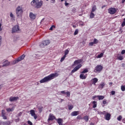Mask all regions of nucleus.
Here are the masks:
<instances>
[{"instance_id": "nucleus-55", "label": "nucleus", "mask_w": 125, "mask_h": 125, "mask_svg": "<svg viewBox=\"0 0 125 125\" xmlns=\"http://www.w3.org/2000/svg\"><path fill=\"white\" fill-rule=\"evenodd\" d=\"M51 3H54L55 2V0H51Z\"/></svg>"}, {"instance_id": "nucleus-14", "label": "nucleus", "mask_w": 125, "mask_h": 125, "mask_svg": "<svg viewBox=\"0 0 125 125\" xmlns=\"http://www.w3.org/2000/svg\"><path fill=\"white\" fill-rule=\"evenodd\" d=\"M87 77V74H84L83 73H81L80 75V78L81 80H85Z\"/></svg>"}, {"instance_id": "nucleus-51", "label": "nucleus", "mask_w": 125, "mask_h": 125, "mask_svg": "<svg viewBox=\"0 0 125 125\" xmlns=\"http://www.w3.org/2000/svg\"><path fill=\"white\" fill-rule=\"evenodd\" d=\"M1 45V37L0 36V46Z\"/></svg>"}, {"instance_id": "nucleus-47", "label": "nucleus", "mask_w": 125, "mask_h": 125, "mask_svg": "<svg viewBox=\"0 0 125 125\" xmlns=\"http://www.w3.org/2000/svg\"><path fill=\"white\" fill-rule=\"evenodd\" d=\"M2 117V118L4 120H7V118L6 117V116H5V115H4Z\"/></svg>"}, {"instance_id": "nucleus-57", "label": "nucleus", "mask_w": 125, "mask_h": 125, "mask_svg": "<svg viewBox=\"0 0 125 125\" xmlns=\"http://www.w3.org/2000/svg\"><path fill=\"white\" fill-rule=\"evenodd\" d=\"M98 113L100 115H102V112H101V111H98Z\"/></svg>"}, {"instance_id": "nucleus-13", "label": "nucleus", "mask_w": 125, "mask_h": 125, "mask_svg": "<svg viewBox=\"0 0 125 125\" xmlns=\"http://www.w3.org/2000/svg\"><path fill=\"white\" fill-rule=\"evenodd\" d=\"M79 114H80V111H73L71 113V117H75L76 116H78V115H79Z\"/></svg>"}, {"instance_id": "nucleus-50", "label": "nucleus", "mask_w": 125, "mask_h": 125, "mask_svg": "<svg viewBox=\"0 0 125 125\" xmlns=\"http://www.w3.org/2000/svg\"><path fill=\"white\" fill-rule=\"evenodd\" d=\"M2 25V24H1V23H0V31H2V29L1 28Z\"/></svg>"}, {"instance_id": "nucleus-36", "label": "nucleus", "mask_w": 125, "mask_h": 125, "mask_svg": "<svg viewBox=\"0 0 125 125\" xmlns=\"http://www.w3.org/2000/svg\"><path fill=\"white\" fill-rule=\"evenodd\" d=\"M65 57H66V56L64 55V56L61 59L60 61H61V62H63V61H64V60H65Z\"/></svg>"}, {"instance_id": "nucleus-5", "label": "nucleus", "mask_w": 125, "mask_h": 125, "mask_svg": "<svg viewBox=\"0 0 125 125\" xmlns=\"http://www.w3.org/2000/svg\"><path fill=\"white\" fill-rule=\"evenodd\" d=\"M103 69V66H102L101 65H98L97 66H96L94 72L95 73H100Z\"/></svg>"}, {"instance_id": "nucleus-3", "label": "nucleus", "mask_w": 125, "mask_h": 125, "mask_svg": "<svg viewBox=\"0 0 125 125\" xmlns=\"http://www.w3.org/2000/svg\"><path fill=\"white\" fill-rule=\"evenodd\" d=\"M16 13L17 17H21L23 14V7L21 6H18L16 9Z\"/></svg>"}, {"instance_id": "nucleus-42", "label": "nucleus", "mask_w": 125, "mask_h": 125, "mask_svg": "<svg viewBox=\"0 0 125 125\" xmlns=\"http://www.w3.org/2000/svg\"><path fill=\"white\" fill-rule=\"evenodd\" d=\"M65 94H66V95L68 97H70V95H71V93H70V92H69V91H67L65 93Z\"/></svg>"}, {"instance_id": "nucleus-29", "label": "nucleus", "mask_w": 125, "mask_h": 125, "mask_svg": "<svg viewBox=\"0 0 125 125\" xmlns=\"http://www.w3.org/2000/svg\"><path fill=\"white\" fill-rule=\"evenodd\" d=\"M96 9H97L96 6H95V5L93 6L92 8L91 12H94V11H95V10H96Z\"/></svg>"}, {"instance_id": "nucleus-35", "label": "nucleus", "mask_w": 125, "mask_h": 125, "mask_svg": "<svg viewBox=\"0 0 125 125\" xmlns=\"http://www.w3.org/2000/svg\"><path fill=\"white\" fill-rule=\"evenodd\" d=\"M77 120H83V117H82L81 115H78L77 117Z\"/></svg>"}, {"instance_id": "nucleus-34", "label": "nucleus", "mask_w": 125, "mask_h": 125, "mask_svg": "<svg viewBox=\"0 0 125 125\" xmlns=\"http://www.w3.org/2000/svg\"><path fill=\"white\" fill-rule=\"evenodd\" d=\"M10 17H11V19H14V18H15L14 15H13V14L12 13L10 14Z\"/></svg>"}, {"instance_id": "nucleus-61", "label": "nucleus", "mask_w": 125, "mask_h": 125, "mask_svg": "<svg viewBox=\"0 0 125 125\" xmlns=\"http://www.w3.org/2000/svg\"><path fill=\"white\" fill-rule=\"evenodd\" d=\"M105 114H106V111H104L102 112V115H105Z\"/></svg>"}, {"instance_id": "nucleus-17", "label": "nucleus", "mask_w": 125, "mask_h": 125, "mask_svg": "<svg viewBox=\"0 0 125 125\" xmlns=\"http://www.w3.org/2000/svg\"><path fill=\"white\" fill-rule=\"evenodd\" d=\"M82 61H83L82 60L75 61L73 63V66H77V65H78V64H80V63H82Z\"/></svg>"}, {"instance_id": "nucleus-6", "label": "nucleus", "mask_w": 125, "mask_h": 125, "mask_svg": "<svg viewBox=\"0 0 125 125\" xmlns=\"http://www.w3.org/2000/svg\"><path fill=\"white\" fill-rule=\"evenodd\" d=\"M108 12L109 14H115L116 12H117V10L116 9V8H109L108 9Z\"/></svg>"}, {"instance_id": "nucleus-41", "label": "nucleus", "mask_w": 125, "mask_h": 125, "mask_svg": "<svg viewBox=\"0 0 125 125\" xmlns=\"http://www.w3.org/2000/svg\"><path fill=\"white\" fill-rule=\"evenodd\" d=\"M78 33H79V30L78 29H76L74 32V35L76 36V35H78Z\"/></svg>"}, {"instance_id": "nucleus-25", "label": "nucleus", "mask_w": 125, "mask_h": 125, "mask_svg": "<svg viewBox=\"0 0 125 125\" xmlns=\"http://www.w3.org/2000/svg\"><path fill=\"white\" fill-rule=\"evenodd\" d=\"M83 120H85V122H88V120H89L88 116L86 115L84 116L83 118Z\"/></svg>"}, {"instance_id": "nucleus-39", "label": "nucleus", "mask_w": 125, "mask_h": 125, "mask_svg": "<svg viewBox=\"0 0 125 125\" xmlns=\"http://www.w3.org/2000/svg\"><path fill=\"white\" fill-rule=\"evenodd\" d=\"M1 116L2 117L3 116H5V111H4V110H2L1 111Z\"/></svg>"}, {"instance_id": "nucleus-1", "label": "nucleus", "mask_w": 125, "mask_h": 125, "mask_svg": "<svg viewBox=\"0 0 125 125\" xmlns=\"http://www.w3.org/2000/svg\"><path fill=\"white\" fill-rule=\"evenodd\" d=\"M59 74L57 73H52L47 76H46L44 78L42 79L40 81V83H47L51 81V80H53V79H55L56 77H58Z\"/></svg>"}, {"instance_id": "nucleus-11", "label": "nucleus", "mask_w": 125, "mask_h": 125, "mask_svg": "<svg viewBox=\"0 0 125 125\" xmlns=\"http://www.w3.org/2000/svg\"><path fill=\"white\" fill-rule=\"evenodd\" d=\"M19 99L18 97H11L9 98V101L10 102H13L14 101H17Z\"/></svg>"}, {"instance_id": "nucleus-52", "label": "nucleus", "mask_w": 125, "mask_h": 125, "mask_svg": "<svg viewBox=\"0 0 125 125\" xmlns=\"http://www.w3.org/2000/svg\"><path fill=\"white\" fill-rule=\"evenodd\" d=\"M22 115V112H20L18 114V117H20V116H21Z\"/></svg>"}, {"instance_id": "nucleus-22", "label": "nucleus", "mask_w": 125, "mask_h": 125, "mask_svg": "<svg viewBox=\"0 0 125 125\" xmlns=\"http://www.w3.org/2000/svg\"><path fill=\"white\" fill-rule=\"evenodd\" d=\"M93 108H96L97 107V102L96 101H93L92 102Z\"/></svg>"}, {"instance_id": "nucleus-26", "label": "nucleus", "mask_w": 125, "mask_h": 125, "mask_svg": "<svg viewBox=\"0 0 125 125\" xmlns=\"http://www.w3.org/2000/svg\"><path fill=\"white\" fill-rule=\"evenodd\" d=\"M105 83L102 82L100 84V86L101 88H103V87L105 86Z\"/></svg>"}, {"instance_id": "nucleus-8", "label": "nucleus", "mask_w": 125, "mask_h": 125, "mask_svg": "<svg viewBox=\"0 0 125 125\" xmlns=\"http://www.w3.org/2000/svg\"><path fill=\"white\" fill-rule=\"evenodd\" d=\"M30 115H31L32 117H33L34 119L37 120L38 118V116L36 115V112L33 109H31L30 110Z\"/></svg>"}, {"instance_id": "nucleus-24", "label": "nucleus", "mask_w": 125, "mask_h": 125, "mask_svg": "<svg viewBox=\"0 0 125 125\" xmlns=\"http://www.w3.org/2000/svg\"><path fill=\"white\" fill-rule=\"evenodd\" d=\"M95 16V15L94 14V13H93V12H91L90 14V18L91 19H92V18H94Z\"/></svg>"}, {"instance_id": "nucleus-54", "label": "nucleus", "mask_w": 125, "mask_h": 125, "mask_svg": "<svg viewBox=\"0 0 125 125\" xmlns=\"http://www.w3.org/2000/svg\"><path fill=\"white\" fill-rule=\"evenodd\" d=\"M61 92L62 94H66V92H65V91H62Z\"/></svg>"}, {"instance_id": "nucleus-18", "label": "nucleus", "mask_w": 125, "mask_h": 125, "mask_svg": "<svg viewBox=\"0 0 125 125\" xmlns=\"http://www.w3.org/2000/svg\"><path fill=\"white\" fill-rule=\"evenodd\" d=\"M9 65V62L8 60H5L3 62L2 67H6Z\"/></svg>"}, {"instance_id": "nucleus-56", "label": "nucleus", "mask_w": 125, "mask_h": 125, "mask_svg": "<svg viewBox=\"0 0 125 125\" xmlns=\"http://www.w3.org/2000/svg\"><path fill=\"white\" fill-rule=\"evenodd\" d=\"M3 123H4V122L0 121V125H3Z\"/></svg>"}, {"instance_id": "nucleus-58", "label": "nucleus", "mask_w": 125, "mask_h": 125, "mask_svg": "<svg viewBox=\"0 0 125 125\" xmlns=\"http://www.w3.org/2000/svg\"><path fill=\"white\" fill-rule=\"evenodd\" d=\"M113 84V83L110 82L109 83V85H110V86H112V85Z\"/></svg>"}, {"instance_id": "nucleus-43", "label": "nucleus", "mask_w": 125, "mask_h": 125, "mask_svg": "<svg viewBox=\"0 0 125 125\" xmlns=\"http://www.w3.org/2000/svg\"><path fill=\"white\" fill-rule=\"evenodd\" d=\"M93 44H94V43H93V42H90L89 43V46H93Z\"/></svg>"}, {"instance_id": "nucleus-49", "label": "nucleus", "mask_w": 125, "mask_h": 125, "mask_svg": "<svg viewBox=\"0 0 125 125\" xmlns=\"http://www.w3.org/2000/svg\"><path fill=\"white\" fill-rule=\"evenodd\" d=\"M122 27H125V22H124V21L123 22V23L121 24Z\"/></svg>"}, {"instance_id": "nucleus-53", "label": "nucleus", "mask_w": 125, "mask_h": 125, "mask_svg": "<svg viewBox=\"0 0 125 125\" xmlns=\"http://www.w3.org/2000/svg\"><path fill=\"white\" fill-rule=\"evenodd\" d=\"M96 97H97V96H94L92 97V99L94 100V99H96Z\"/></svg>"}, {"instance_id": "nucleus-46", "label": "nucleus", "mask_w": 125, "mask_h": 125, "mask_svg": "<svg viewBox=\"0 0 125 125\" xmlns=\"http://www.w3.org/2000/svg\"><path fill=\"white\" fill-rule=\"evenodd\" d=\"M111 93L112 95H115V93H116V92H115V91H112L111 92Z\"/></svg>"}, {"instance_id": "nucleus-63", "label": "nucleus", "mask_w": 125, "mask_h": 125, "mask_svg": "<svg viewBox=\"0 0 125 125\" xmlns=\"http://www.w3.org/2000/svg\"><path fill=\"white\" fill-rule=\"evenodd\" d=\"M90 125H94V123H91L90 124Z\"/></svg>"}, {"instance_id": "nucleus-9", "label": "nucleus", "mask_w": 125, "mask_h": 125, "mask_svg": "<svg viewBox=\"0 0 125 125\" xmlns=\"http://www.w3.org/2000/svg\"><path fill=\"white\" fill-rule=\"evenodd\" d=\"M18 31H19V26L15 25L12 28V33H17Z\"/></svg>"}, {"instance_id": "nucleus-30", "label": "nucleus", "mask_w": 125, "mask_h": 125, "mask_svg": "<svg viewBox=\"0 0 125 125\" xmlns=\"http://www.w3.org/2000/svg\"><path fill=\"white\" fill-rule=\"evenodd\" d=\"M88 69H87V68H85L83 70V71L81 72V74H85V73H88Z\"/></svg>"}, {"instance_id": "nucleus-40", "label": "nucleus", "mask_w": 125, "mask_h": 125, "mask_svg": "<svg viewBox=\"0 0 125 125\" xmlns=\"http://www.w3.org/2000/svg\"><path fill=\"white\" fill-rule=\"evenodd\" d=\"M121 90L122 91H125V85H122L121 86Z\"/></svg>"}, {"instance_id": "nucleus-31", "label": "nucleus", "mask_w": 125, "mask_h": 125, "mask_svg": "<svg viewBox=\"0 0 125 125\" xmlns=\"http://www.w3.org/2000/svg\"><path fill=\"white\" fill-rule=\"evenodd\" d=\"M103 55H104V54L103 53H101L100 55L97 56V58H101V57H103Z\"/></svg>"}, {"instance_id": "nucleus-7", "label": "nucleus", "mask_w": 125, "mask_h": 125, "mask_svg": "<svg viewBox=\"0 0 125 125\" xmlns=\"http://www.w3.org/2000/svg\"><path fill=\"white\" fill-rule=\"evenodd\" d=\"M82 67V64H79L78 65H77L72 71H71V74H74V73L77 72L78 70H79L81 67Z\"/></svg>"}, {"instance_id": "nucleus-16", "label": "nucleus", "mask_w": 125, "mask_h": 125, "mask_svg": "<svg viewBox=\"0 0 125 125\" xmlns=\"http://www.w3.org/2000/svg\"><path fill=\"white\" fill-rule=\"evenodd\" d=\"M56 121H57L58 124H59V125H63V120L61 118H58L57 119H56Z\"/></svg>"}, {"instance_id": "nucleus-33", "label": "nucleus", "mask_w": 125, "mask_h": 125, "mask_svg": "<svg viewBox=\"0 0 125 125\" xmlns=\"http://www.w3.org/2000/svg\"><path fill=\"white\" fill-rule=\"evenodd\" d=\"M94 44H96L98 42V40L96 39H95L94 40V41L93 42Z\"/></svg>"}, {"instance_id": "nucleus-4", "label": "nucleus", "mask_w": 125, "mask_h": 125, "mask_svg": "<svg viewBox=\"0 0 125 125\" xmlns=\"http://www.w3.org/2000/svg\"><path fill=\"white\" fill-rule=\"evenodd\" d=\"M49 43H50V41L49 40H45L40 44V46L41 47H44L46 45H48Z\"/></svg>"}, {"instance_id": "nucleus-62", "label": "nucleus", "mask_w": 125, "mask_h": 125, "mask_svg": "<svg viewBox=\"0 0 125 125\" xmlns=\"http://www.w3.org/2000/svg\"><path fill=\"white\" fill-rule=\"evenodd\" d=\"M125 1V0H122V3H124Z\"/></svg>"}, {"instance_id": "nucleus-20", "label": "nucleus", "mask_w": 125, "mask_h": 125, "mask_svg": "<svg viewBox=\"0 0 125 125\" xmlns=\"http://www.w3.org/2000/svg\"><path fill=\"white\" fill-rule=\"evenodd\" d=\"M105 119L106 121H109L110 119H111V114L110 113H107L105 115Z\"/></svg>"}, {"instance_id": "nucleus-23", "label": "nucleus", "mask_w": 125, "mask_h": 125, "mask_svg": "<svg viewBox=\"0 0 125 125\" xmlns=\"http://www.w3.org/2000/svg\"><path fill=\"white\" fill-rule=\"evenodd\" d=\"M97 97L99 100H103V99L105 98V97H104V96L98 95Z\"/></svg>"}, {"instance_id": "nucleus-2", "label": "nucleus", "mask_w": 125, "mask_h": 125, "mask_svg": "<svg viewBox=\"0 0 125 125\" xmlns=\"http://www.w3.org/2000/svg\"><path fill=\"white\" fill-rule=\"evenodd\" d=\"M43 3V2L42 0H33L31 2V5L32 7L39 9L42 8Z\"/></svg>"}, {"instance_id": "nucleus-21", "label": "nucleus", "mask_w": 125, "mask_h": 125, "mask_svg": "<svg viewBox=\"0 0 125 125\" xmlns=\"http://www.w3.org/2000/svg\"><path fill=\"white\" fill-rule=\"evenodd\" d=\"M14 109H15V106H13L11 108H7L6 109V111L8 112H13V111H14Z\"/></svg>"}, {"instance_id": "nucleus-45", "label": "nucleus", "mask_w": 125, "mask_h": 125, "mask_svg": "<svg viewBox=\"0 0 125 125\" xmlns=\"http://www.w3.org/2000/svg\"><path fill=\"white\" fill-rule=\"evenodd\" d=\"M103 104H104V105L107 104V102H106V100H104L103 101Z\"/></svg>"}, {"instance_id": "nucleus-37", "label": "nucleus", "mask_w": 125, "mask_h": 125, "mask_svg": "<svg viewBox=\"0 0 125 125\" xmlns=\"http://www.w3.org/2000/svg\"><path fill=\"white\" fill-rule=\"evenodd\" d=\"M122 119H123V117L121 115H120L119 117H117L118 121H122Z\"/></svg>"}, {"instance_id": "nucleus-27", "label": "nucleus", "mask_w": 125, "mask_h": 125, "mask_svg": "<svg viewBox=\"0 0 125 125\" xmlns=\"http://www.w3.org/2000/svg\"><path fill=\"white\" fill-rule=\"evenodd\" d=\"M3 124V125H10L11 123H10V121H8L4 122Z\"/></svg>"}, {"instance_id": "nucleus-38", "label": "nucleus", "mask_w": 125, "mask_h": 125, "mask_svg": "<svg viewBox=\"0 0 125 125\" xmlns=\"http://www.w3.org/2000/svg\"><path fill=\"white\" fill-rule=\"evenodd\" d=\"M124 59V57L122 56H119L118 57V60H123Z\"/></svg>"}, {"instance_id": "nucleus-28", "label": "nucleus", "mask_w": 125, "mask_h": 125, "mask_svg": "<svg viewBox=\"0 0 125 125\" xmlns=\"http://www.w3.org/2000/svg\"><path fill=\"white\" fill-rule=\"evenodd\" d=\"M69 50L68 49H66L64 51V56H66L67 57V55H68V54H69Z\"/></svg>"}, {"instance_id": "nucleus-12", "label": "nucleus", "mask_w": 125, "mask_h": 125, "mask_svg": "<svg viewBox=\"0 0 125 125\" xmlns=\"http://www.w3.org/2000/svg\"><path fill=\"white\" fill-rule=\"evenodd\" d=\"M29 17L31 19L34 20V19H36V17H37V14H35L32 12H31L29 14Z\"/></svg>"}, {"instance_id": "nucleus-10", "label": "nucleus", "mask_w": 125, "mask_h": 125, "mask_svg": "<svg viewBox=\"0 0 125 125\" xmlns=\"http://www.w3.org/2000/svg\"><path fill=\"white\" fill-rule=\"evenodd\" d=\"M25 55H22L21 56L15 61V63L16 64V63H18V62H20V61L23 60V59L25 58Z\"/></svg>"}, {"instance_id": "nucleus-44", "label": "nucleus", "mask_w": 125, "mask_h": 125, "mask_svg": "<svg viewBox=\"0 0 125 125\" xmlns=\"http://www.w3.org/2000/svg\"><path fill=\"white\" fill-rule=\"evenodd\" d=\"M53 28H55V26L52 25V26L50 27L49 30L50 31H52V30H53Z\"/></svg>"}, {"instance_id": "nucleus-59", "label": "nucleus", "mask_w": 125, "mask_h": 125, "mask_svg": "<svg viewBox=\"0 0 125 125\" xmlns=\"http://www.w3.org/2000/svg\"><path fill=\"white\" fill-rule=\"evenodd\" d=\"M15 122H16V123H18V122H19V118L16 119Z\"/></svg>"}, {"instance_id": "nucleus-15", "label": "nucleus", "mask_w": 125, "mask_h": 125, "mask_svg": "<svg viewBox=\"0 0 125 125\" xmlns=\"http://www.w3.org/2000/svg\"><path fill=\"white\" fill-rule=\"evenodd\" d=\"M53 120H56V118L53 115V114H50L48 121H53Z\"/></svg>"}, {"instance_id": "nucleus-64", "label": "nucleus", "mask_w": 125, "mask_h": 125, "mask_svg": "<svg viewBox=\"0 0 125 125\" xmlns=\"http://www.w3.org/2000/svg\"><path fill=\"white\" fill-rule=\"evenodd\" d=\"M73 28H76V27H77V26H76V25H73Z\"/></svg>"}, {"instance_id": "nucleus-32", "label": "nucleus", "mask_w": 125, "mask_h": 125, "mask_svg": "<svg viewBox=\"0 0 125 125\" xmlns=\"http://www.w3.org/2000/svg\"><path fill=\"white\" fill-rule=\"evenodd\" d=\"M68 109L69 110H72V109H73V108H74V105H68Z\"/></svg>"}, {"instance_id": "nucleus-60", "label": "nucleus", "mask_w": 125, "mask_h": 125, "mask_svg": "<svg viewBox=\"0 0 125 125\" xmlns=\"http://www.w3.org/2000/svg\"><path fill=\"white\" fill-rule=\"evenodd\" d=\"M65 6H67L69 5V3H66V1H65Z\"/></svg>"}, {"instance_id": "nucleus-48", "label": "nucleus", "mask_w": 125, "mask_h": 125, "mask_svg": "<svg viewBox=\"0 0 125 125\" xmlns=\"http://www.w3.org/2000/svg\"><path fill=\"white\" fill-rule=\"evenodd\" d=\"M125 53V50H123L121 52V54L123 55Z\"/></svg>"}, {"instance_id": "nucleus-19", "label": "nucleus", "mask_w": 125, "mask_h": 125, "mask_svg": "<svg viewBox=\"0 0 125 125\" xmlns=\"http://www.w3.org/2000/svg\"><path fill=\"white\" fill-rule=\"evenodd\" d=\"M91 82L92 83V84H94V85H95V84L96 83H97V82H98V79H97L96 78H94L91 79Z\"/></svg>"}]
</instances>
